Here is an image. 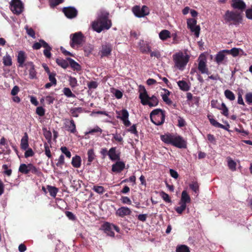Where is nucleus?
<instances>
[{
	"label": "nucleus",
	"mask_w": 252,
	"mask_h": 252,
	"mask_svg": "<svg viewBox=\"0 0 252 252\" xmlns=\"http://www.w3.org/2000/svg\"><path fill=\"white\" fill-rule=\"evenodd\" d=\"M190 56L187 50L179 51L172 56L174 68L179 70H184L189 63Z\"/></svg>",
	"instance_id": "obj_1"
},
{
	"label": "nucleus",
	"mask_w": 252,
	"mask_h": 252,
	"mask_svg": "<svg viewBox=\"0 0 252 252\" xmlns=\"http://www.w3.org/2000/svg\"><path fill=\"white\" fill-rule=\"evenodd\" d=\"M108 13L105 11L100 12L98 18L92 23V27L94 31L98 33L102 30L109 29L111 26V22L108 19Z\"/></svg>",
	"instance_id": "obj_2"
},
{
	"label": "nucleus",
	"mask_w": 252,
	"mask_h": 252,
	"mask_svg": "<svg viewBox=\"0 0 252 252\" xmlns=\"http://www.w3.org/2000/svg\"><path fill=\"white\" fill-rule=\"evenodd\" d=\"M161 140L165 143L172 145L178 148H186L187 142L184 138L178 135L170 133L160 136Z\"/></svg>",
	"instance_id": "obj_3"
},
{
	"label": "nucleus",
	"mask_w": 252,
	"mask_h": 252,
	"mask_svg": "<svg viewBox=\"0 0 252 252\" xmlns=\"http://www.w3.org/2000/svg\"><path fill=\"white\" fill-rule=\"evenodd\" d=\"M139 98L143 105H148L150 107L157 106L159 102L158 98L155 95L150 96L145 87L142 85L139 86Z\"/></svg>",
	"instance_id": "obj_4"
},
{
	"label": "nucleus",
	"mask_w": 252,
	"mask_h": 252,
	"mask_svg": "<svg viewBox=\"0 0 252 252\" xmlns=\"http://www.w3.org/2000/svg\"><path fill=\"white\" fill-rule=\"evenodd\" d=\"M223 18L226 23H229L230 25L235 26L242 23L243 21L242 15L241 13L232 11H226Z\"/></svg>",
	"instance_id": "obj_5"
},
{
	"label": "nucleus",
	"mask_w": 252,
	"mask_h": 252,
	"mask_svg": "<svg viewBox=\"0 0 252 252\" xmlns=\"http://www.w3.org/2000/svg\"><path fill=\"white\" fill-rule=\"evenodd\" d=\"M150 116L151 121L155 125L160 126L164 122L165 112L161 109H156L151 112Z\"/></svg>",
	"instance_id": "obj_6"
},
{
	"label": "nucleus",
	"mask_w": 252,
	"mask_h": 252,
	"mask_svg": "<svg viewBox=\"0 0 252 252\" xmlns=\"http://www.w3.org/2000/svg\"><path fill=\"white\" fill-rule=\"evenodd\" d=\"M70 38V45L74 49H77L82 46L85 41V37L81 32H77L71 34Z\"/></svg>",
	"instance_id": "obj_7"
},
{
	"label": "nucleus",
	"mask_w": 252,
	"mask_h": 252,
	"mask_svg": "<svg viewBox=\"0 0 252 252\" xmlns=\"http://www.w3.org/2000/svg\"><path fill=\"white\" fill-rule=\"evenodd\" d=\"M18 171L24 174H28L30 172L37 175H39L41 174L39 170L32 163L27 164L25 163L21 164L19 166Z\"/></svg>",
	"instance_id": "obj_8"
},
{
	"label": "nucleus",
	"mask_w": 252,
	"mask_h": 252,
	"mask_svg": "<svg viewBox=\"0 0 252 252\" xmlns=\"http://www.w3.org/2000/svg\"><path fill=\"white\" fill-rule=\"evenodd\" d=\"M102 229L107 235L112 237L115 236V233L113 231L114 229L117 232H120V228L117 226L108 222H105L102 225Z\"/></svg>",
	"instance_id": "obj_9"
},
{
	"label": "nucleus",
	"mask_w": 252,
	"mask_h": 252,
	"mask_svg": "<svg viewBox=\"0 0 252 252\" xmlns=\"http://www.w3.org/2000/svg\"><path fill=\"white\" fill-rule=\"evenodd\" d=\"M117 118L120 119L126 126H129L131 125L129 121V113L127 110L124 109L120 111H116Z\"/></svg>",
	"instance_id": "obj_10"
},
{
	"label": "nucleus",
	"mask_w": 252,
	"mask_h": 252,
	"mask_svg": "<svg viewBox=\"0 0 252 252\" xmlns=\"http://www.w3.org/2000/svg\"><path fill=\"white\" fill-rule=\"evenodd\" d=\"M187 27L191 32L193 33L196 37H198L200 33V28L197 25V21L194 19H189L187 20Z\"/></svg>",
	"instance_id": "obj_11"
},
{
	"label": "nucleus",
	"mask_w": 252,
	"mask_h": 252,
	"mask_svg": "<svg viewBox=\"0 0 252 252\" xmlns=\"http://www.w3.org/2000/svg\"><path fill=\"white\" fill-rule=\"evenodd\" d=\"M10 8L14 14L19 15L23 11L24 7L20 0H12L10 3Z\"/></svg>",
	"instance_id": "obj_12"
},
{
	"label": "nucleus",
	"mask_w": 252,
	"mask_h": 252,
	"mask_svg": "<svg viewBox=\"0 0 252 252\" xmlns=\"http://www.w3.org/2000/svg\"><path fill=\"white\" fill-rule=\"evenodd\" d=\"M132 12L137 17H143L149 14V8L147 6L143 5L142 7L135 6L132 8Z\"/></svg>",
	"instance_id": "obj_13"
},
{
	"label": "nucleus",
	"mask_w": 252,
	"mask_h": 252,
	"mask_svg": "<svg viewBox=\"0 0 252 252\" xmlns=\"http://www.w3.org/2000/svg\"><path fill=\"white\" fill-rule=\"evenodd\" d=\"M226 52L225 50H221L215 56V62L219 65L221 64H226L227 62L226 57Z\"/></svg>",
	"instance_id": "obj_14"
},
{
	"label": "nucleus",
	"mask_w": 252,
	"mask_h": 252,
	"mask_svg": "<svg viewBox=\"0 0 252 252\" xmlns=\"http://www.w3.org/2000/svg\"><path fill=\"white\" fill-rule=\"evenodd\" d=\"M120 155V152L117 150L116 147L111 148L108 152V156L112 161L119 160Z\"/></svg>",
	"instance_id": "obj_15"
},
{
	"label": "nucleus",
	"mask_w": 252,
	"mask_h": 252,
	"mask_svg": "<svg viewBox=\"0 0 252 252\" xmlns=\"http://www.w3.org/2000/svg\"><path fill=\"white\" fill-rule=\"evenodd\" d=\"M139 50L142 53H148L151 52V47L148 42L140 40L138 43Z\"/></svg>",
	"instance_id": "obj_16"
},
{
	"label": "nucleus",
	"mask_w": 252,
	"mask_h": 252,
	"mask_svg": "<svg viewBox=\"0 0 252 252\" xmlns=\"http://www.w3.org/2000/svg\"><path fill=\"white\" fill-rule=\"evenodd\" d=\"M112 51V46L110 44L105 43L102 45L101 50L100 51L101 57H107L111 54Z\"/></svg>",
	"instance_id": "obj_17"
},
{
	"label": "nucleus",
	"mask_w": 252,
	"mask_h": 252,
	"mask_svg": "<svg viewBox=\"0 0 252 252\" xmlns=\"http://www.w3.org/2000/svg\"><path fill=\"white\" fill-rule=\"evenodd\" d=\"M132 212L130 208L127 207H121L119 208L116 212V215L121 218H123L126 216H129L131 214Z\"/></svg>",
	"instance_id": "obj_18"
},
{
	"label": "nucleus",
	"mask_w": 252,
	"mask_h": 252,
	"mask_svg": "<svg viewBox=\"0 0 252 252\" xmlns=\"http://www.w3.org/2000/svg\"><path fill=\"white\" fill-rule=\"evenodd\" d=\"M63 12L65 15L68 18H73L77 15V10L72 7H65L63 9Z\"/></svg>",
	"instance_id": "obj_19"
},
{
	"label": "nucleus",
	"mask_w": 252,
	"mask_h": 252,
	"mask_svg": "<svg viewBox=\"0 0 252 252\" xmlns=\"http://www.w3.org/2000/svg\"><path fill=\"white\" fill-rule=\"evenodd\" d=\"M64 126L67 130L71 133L76 132V125L73 120L65 119Z\"/></svg>",
	"instance_id": "obj_20"
},
{
	"label": "nucleus",
	"mask_w": 252,
	"mask_h": 252,
	"mask_svg": "<svg viewBox=\"0 0 252 252\" xmlns=\"http://www.w3.org/2000/svg\"><path fill=\"white\" fill-rule=\"evenodd\" d=\"M125 168V163L122 161H117L112 165V171L114 172L120 173Z\"/></svg>",
	"instance_id": "obj_21"
},
{
	"label": "nucleus",
	"mask_w": 252,
	"mask_h": 252,
	"mask_svg": "<svg viewBox=\"0 0 252 252\" xmlns=\"http://www.w3.org/2000/svg\"><path fill=\"white\" fill-rule=\"evenodd\" d=\"M231 6L235 9L242 10L246 7V5L243 0H232Z\"/></svg>",
	"instance_id": "obj_22"
},
{
	"label": "nucleus",
	"mask_w": 252,
	"mask_h": 252,
	"mask_svg": "<svg viewBox=\"0 0 252 252\" xmlns=\"http://www.w3.org/2000/svg\"><path fill=\"white\" fill-rule=\"evenodd\" d=\"M198 69L202 74H208V69L205 60H199Z\"/></svg>",
	"instance_id": "obj_23"
},
{
	"label": "nucleus",
	"mask_w": 252,
	"mask_h": 252,
	"mask_svg": "<svg viewBox=\"0 0 252 252\" xmlns=\"http://www.w3.org/2000/svg\"><path fill=\"white\" fill-rule=\"evenodd\" d=\"M191 199L186 190H183L182 192L180 203L186 204L190 202Z\"/></svg>",
	"instance_id": "obj_24"
},
{
	"label": "nucleus",
	"mask_w": 252,
	"mask_h": 252,
	"mask_svg": "<svg viewBox=\"0 0 252 252\" xmlns=\"http://www.w3.org/2000/svg\"><path fill=\"white\" fill-rule=\"evenodd\" d=\"M28 139V134L26 132L21 139L20 143L21 148L24 150H27L29 147Z\"/></svg>",
	"instance_id": "obj_25"
},
{
	"label": "nucleus",
	"mask_w": 252,
	"mask_h": 252,
	"mask_svg": "<svg viewBox=\"0 0 252 252\" xmlns=\"http://www.w3.org/2000/svg\"><path fill=\"white\" fill-rule=\"evenodd\" d=\"M162 90L164 92L163 94H161V96L163 101L167 104H171L172 101L169 99V96L170 94V92L166 89H162Z\"/></svg>",
	"instance_id": "obj_26"
},
{
	"label": "nucleus",
	"mask_w": 252,
	"mask_h": 252,
	"mask_svg": "<svg viewBox=\"0 0 252 252\" xmlns=\"http://www.w3.org/2000/svg\"><path fill=\"white\" fill-rule=\"evenodd\" d=\"M159 37L162 41H165L171 37L170 32L167 30H163L159 33Z\"/></svg>",
	"instance_id": "obj_27"
},
{
	"label": "nucleus",
	"mask_w": 252,
	"mask_h": 252,
	"mask_svg": "<svg viewBox=\"0 0 252 252\" xmlns=\"http://www.w3.org/2000/svg\"><path fill=\"white\" fill-rule=\"evenodd\" d=\"M88 163L87 165H91V163L95 159L96 155L93 149H89L87 152Z\"/></svg>",
	"instance_id": "obj_28"
},
{
	"label": "nucleus",
	"mask_w": 252,
	"mask_h": 252,
	"mask_svg": "<svg viewBox=\"0 0 252 252\" xmlns=\"http://www.w3.org/2000/svg\"><path fill=\"white\" fill-rule=\"evenodd\" d=\"M26 54L24 51H20L18 52L17 61L19 64V66L22 67L23 66V64L26 60Z\"/></svg>",
	"instance_id": "obj_29"
},
{
	"label": "nucleus",
	"mask_w": 252,
	"mask_h": 252,
	"mask_svg": "<svg viewBox=\"0 0 252 252\" xmlns=\"http://www.w3.org/2000/svg\"><path fill=\"white\" fill-rule=\"evenodd\" d=\"M42 42L43 43V48H45L43 51V54L46 58H50L51 57V51L52 48L45 41H43Z\"/></svg>",
	"instance_id": "obj_30"
},
{
	"label": "nucleus",
	"mask_w": 252,
	"mask_h": 252,
	"mask_svg": "<svg viewBox=\"0 0 252 252\" xmlns=\"http://www.w3.org/2000/svg\"><path fill=\"white\" fill-rule=\"evenodd\" d=\"M177 84L180 89L183 91H188L190 89V86L185 81H179L177 82Z\"/></svg>",
	"instance_id": "obj_31"
},
{
	"label": "nucleus",
	"mask_w": 252,
	"mask_h": 252,
	"mask_svg": "<svg viewBox=\"0 0 252 252\" xmlns=\"http://www.w3.org/2000/svg\"><path fill=\"white\" fill-rule=\"evenodd\" d=\"M81 159L80 157L76 156L72 158L71 164L75 168H79L81 166Z\"/></svg>",
	"instance_id": "obj_32"
},
{
	"label": "nucleus",
	"mask_w": 252,
	"mask_h": 252,
	"mask_svg": "<svg viewBox=\"0 0 252 252\" xmlns=\"http://www.w3.org/2000/svg\"><path fill=\"white\" fill-rule=\"evenodd\" d=\"M30 66V69L29 70V77L30 79H33L36 78V72L34 68V66L32 63H29Z\"/></svg>",
	"instance_id": "obj_33"
},
{
	"label": "nucleus",
	"mask_w": 252,
	"mask_h": 252,
	"mask_svg": "<svg viewBox=\"0 0 252 252\" xmlns=\"http://www.w3.org/2000/svg\"><path fill=\"white\" fill-rule=\"evenodd\" d=\"M67 59L69 61L70 66L74 70L79 71L81 69V66L78 63L71 58H68Z\"/></svg>",
	"instance_id": "obj_34"
},
{
	"label": "nucleus",
	"mask_w": 252,
	"mask_h": 252,
	"mask_svg": "<svg viewBox=\"0 0 252 252\" xmlns=\"http://www.w3.org/2000/svg\"><path fill=\"white\" fill-rule=\"evenodd\" d=\"M47 189H48V190L50 193V195L52 197L55 198L59 190L58 188H57L55 187L48 185V186H47Z\"/></svg>",
	"instance_id": "obj_35"
},
{
	"label": "nucleus",
	"mask_w": 252,
	"mask_h": 252,
	"mask_svg": "<svg viewBox=\"0 0 252 252\" xmlns=\"http://www.w3.org/2000/svg\"><path fill=\"white\" fill-rule=\"evenodd\" d=\"M225 97L230 101H233L235 99L234 94L229 90H226L224 92Z\"/></svg>",
	"instance_id": "obj_36"
},
{
	"label": "nucleus",
	"mask_w": 252,
	"mask_h": 252,
	"mask_svg": "<svg viewBox=\"0 0 252 252\" xmlns=\"http://www.w3.org/2000/svg\"><path fill=\"white\" fill-rule=\"evenodd\" d=\"M176 252H190V250L187 246L180 245L177 246Z\"/></svg>",
	"instance_id": "obj_37"
},
{
	"label": "nucleus",
	"mask_w": 252,
	"mask_h": 252,
	"mask_svg": "<svg viewBox=\"0 0 252 252\" xmlns=\"http://www.w3.org/2000/svg\"><path fill=\"white\" fill-rule=\"evenodd\" d=\"M56 63L59 65L64 69L68 66L67 61L63 59H57Z\"/></svg>",
	"instance_id": "obj_38"
},
{
	"label": "nucleus",
	"mask_w": 252,
	"mask_h": 252,
	"mask_svg": "<svg viewBox=\"0 0 252 252\" xmlns=\"http://www.w3.org/2000/svg\"><path fill=\"white\" fill-rule=\"evenodd\" d=\"M228 166L232 171H235L236 169V163L230 158H227Z\"/></svg>",
	"instance_id": "obj_39"
},
{
	"label": "nucleus",
	"mask_w": 252,
	"mask_h": 252,
	"mask_svg": "<svg viewBox=\"0 0 252 252\" xmlns=\"http://www.w3.org/2000/svg\"><path fill=\"white\" fill-rule=\"evenodd\" d=\"M3 63L5 66L11 65L12 60L10 55L7 54L3 57Z\"/></svg>",
	"instance_id": "obj_40"
},
{
	"label": "nucleus",
	"mask_w": 252,
	"mask_h": 252,
	"mask_svg": "<svg viewBox=\"0 0 252 252\" xmlns=\"http://www.w3.org/2000/svg\"><path fill=\"white\" fill-rule=\"evenodd\" d=\"M43 135L48 142H50L52 138V133L50 131L48 130L46 128H42Z\"/></svg>",
	"instance_id": "obj_41"
},
{
	"label": "nucleus",
	"mask_w": 252,
	"mask_h": 252,
	"mask_svg": "<svg viewBox=\"0 0 252 252\" xmlns=\"http://www.w3.org/2000/svg\"><path fill=\"white\" fill-rule=\"evenodd\" d=\"M226 50V52L227 54H231L233 57H236L239 55L240 50H241L238 48H233L230 50Z\"/></svg>",
	"instance_id": "obj_42"
},
{
	"label": "nucleus",
	"mask_w": 252,
	"mask_h": 252,
	"mask_svg": "<svg viewBox=\"0 0 252 252\" xmlns=\"http://www.w3.org/2000/svg\"><path fill=\"white\" fill-rule=\"evenodd\" d=\"M82 111V108L81 107L78 108H72L70 110V112L73 117H78L79 115V113H81Z\"/></svg>",
	"instance_id": "obj_43"
},
{
	"label": "nucleus",
	"mask_w": 252,
	"mask_h": 252,
	"mask_svg": "<svg viewBox=\"0 0 252 252\" xmlns=\"http://www.w3.org/2000/svg\"><path fill=\"white\" fill-rule=\"evenodd\" d=\"M92 189L94 191H95V192H96L99 194H103L105 191L104 187L102 186H94L93 187Z\"/></svg>",
	"instance_id": "obj_44"
},
{
	"label": "nucleus",
	"mask_w": 252,
	"mask_h": 252,
	"mask_svg": "<svg viewBox=\"0 0 252 252\" xmlns=\"http://www.w3.org/2000/svg\"><path fill=\"white\" fill-rule=\"evenodd\" d=\"M25 29L27 33L30 36H31L33 38H35V33L34 30L32 28H30L28 26H26L25 27Z\"/></svg>",
	"instance_id": "obj_45"
},
{
	"label": "nucleus",
	"mask_w": 252,
	"mask_h": 252,
	"mask_svg": "<svg viewBox=\"0 0 252 252\" xmlns=\"http://www.w3.org/2000/svg\"><path fill=\"white\" fill-rule=\"evenodd\" d=\"M63 92L64 94L67 97H75V95L72 93L70 89L68 88H64Z\"/></svg>",
	"instance_id": "obj_46"
},
{
	"label": "nucleus",
	"mask_w": 252,
	"mask_h": 252,
	"mask_svg": "<svg viewBox=\"0 0 252 252\" xmlns=\"http://www.w3.org/2000/svg\"><path fill=\"white\" fill-rule=\"evenodd\" d=\"M43 41H45L43 39H40L39 42H35L32 46V48L34 50H38L41 47H43Z\"/></svg>",
	"instance_id": "obj_47"
},
{
	"label": "nucleus",
	"mask_w": 252,
	"mask_h": 252,
	"mask_svg": "<svg viewBox=\"0 0 252 252\" xmlns=\"http://www.w3.org/2000/svg\"><path fill=\"white\" fill-rule=\"evenodd\" d=\"M102 129L98 126H95L94 128L90 129L88 131L85 132V134H93L94 133L102 132Z\"/></svg>",
	"instance_id": "obj_48"
},
{
	"label": "nucleus",
	"mask_w": 252,
	"mask_h": 252,
	"mask_svg": "<svg viewBox=\"0 0 252 252\" xmlns=\"http://www.w3.org/2000/svg\"><path fill=\"white\" fill-rule=\"evenodd\" d=\"M221 110V114L225 116H228V109L224 103H221V107L219 108Z\"/></svg>",
	"instance_id": "obj_49"
},
{
	"label": "nucleus",
	"mask_w": 252,
	"mask_h": 252,
	"mask_svg": "<svg viewBox=\"0 0 252 252\" xmlns=\"http://www.w3.org/2000/svg\"><path fill=\"white\" fill-rule=\"evenodd\" d=\"M69 85L72 88H75L77 86V80L75 77H69Z\"/></svg>",
	"instance_id": "obj_50"
},
{
	"label": "nucleus",
	"mask_w": 252,
	"mask_h": 252,
	"mask_svg": "<svg viewBox=\"0 0 252 252\" xmlns=\"http://www.w3.org/2000/svg\"><path fill=\"white\" fill-rule=\"evenodd\" d=\"M160 195L166 202L170 203L171 202V200L168 194L164 192V191L160 192Z\"/></svg>",
	"instance_id": "obj_51"
},
{
	"label": "nucleus",
	"mask_w": 252,
	"mask_h": 252,
	"mask_svg": "<svg viewBox=\"0 0 252 252\" xmlns=\"http://www.w3.org/2000/svg\"><path fill=\"white\" fill-rule=\"evenodd\" d=\"M180 206L177 207L175 208L176 211L180 214H182L183 212L186 209L187 205L184 204L180 203Z\"/></svg>",
	"instance_id": "obj_52"
},
{
	"label": "nucleus",
	"mask_w": 252,
	"mask_h": 252,
	"mask_svg": "<svg viewBox=\"0 0 252 252\" xmlns=\"http://www.w3.org/2000/svg\"><path fill=\"white\" fill-rule=\"evenodd\" d=\"M49 75V79L50 82H52V84H54V86L57 84V80L55 78L56 73L54 72H51L48 74Z\"/></svg>",
	"instance_id": "obj_53"
},
{
	"label": "nucleus",
	"mask_w": 252,
	"mask_h": 252,
	"mask_svg": "<svg viewBox=\"0 0 252 252\" xmlns=\"http://www.w3.org/2000/svg\"><path fill=\"white\" fill-rule=\"evenodd\" d=\"M190 188L195 193L199 191V185L197 182H193L189 185Z\"/></svg>",
	"instance_id": "obj_54"
},
{
	"label": "nucleus",
	"mask_w": 252,
	"mask_h": 252,
	"mask_svg": "<svg viewBox=\"0 0 252 252\" xmlns=\"http://www.w3.org/2000/svg\"><path fill=\"white\" fill-rule=\"evenodd\" d=\"M2 169L4 170L3 173L4 174L8 176H10L12 174V170L8 169V165L3 164L2 166Z\"/></svg>",
	"instance_id": "obj_55"
},
{
	"label": "nucleus",
	"mask_w": 252,
	"mask_h": 252,
	"mask_svg": "<svg viewBox=\"0 0 252 252\" xmlns=\"http://www.w3.org/2000/svg\"><path fill=\"white\" fill-rule=\"evenodd\" d=\"M149 53H150V56L152 58L155 57L157 59H159L161 57L160 53L158 50H155L152 51V50H151V52H149Z\"/></svg>",
	"instance_id": "obj_56"
},
{
	"label": "nucleus",
	"mask_w": 252,
	"mask_h": 252,
	"mask_svg": "<svg viewBox=\"0 0 252 252\" xmlns=\"http://www.w3.org/2000/svg\"><path fill=\"white\" fill-rule=\"evenodd\" d=\"M61 150L67 158H70L71 157V153L68 150L66 147H61Z\"/></svg>",
	"instance_id": "obj_57"
},
{
	"label": "nucleus",
	"mask_w": 252,
	"mask_h": 252,
	"mask_svg": "<svg viewBox=\"0 0 252 252\" xmlns=\"http://www.w3.org/2000/svg\"><path fill=\"white\" fill-rule=\"evenodd\" d=\"M64 156H63V155H61L60 156V157L58 160V162L56 163V165L58 167H62V166L64 164Z\"/></svg>",
	"instance_id": "obj_58"
},
{
	"label": "nucleus",
	"mask_w": 252,
	"mask_h": 252,
	"mask_svg": "<svg viewBox=\"0 0 252 252\" xmlns=\"http://www.w3.org/2000/svg\"><path fill=\"white\" fill-rule=\"evenodd\" d=\"M44 148H45V155L49 158H51L52 157V155L51 153V151L50 150V148L47 143L44 144Z\"/></svg>",
	"instance_id": "obj_59"
},
{
	"label": "nucleus",
	"mask_w": 252,
	"mask_h": 252,
	"mask_svg": "<svg viewBox=\"0 0 252 252\" xmlns=\"http://www.w3.org/2000/svg\"><path fill=\"white\" fill-rule=\"evenodd\" d=\"M63 0H50V4L51 7H55L63 2Z\"/></svg>",
	"instance_id": "obj_60"
},
{
	"label": "nucleus",
	"mask_w": 252,
	"mask_h": 252,
	"mask_svg": "<svg viewBox=\"0 0 252 252\" xmlns=\"http://www.w3.org/2000/svg\"><path fill=\"white\" fill-rule=\"evenodd\" d=\"M36 113L38 115L43 116L45 114V110L42 107H37L36 109Z\"/></svg>",
	"instance_id": "obj_61"
},
{
	"label": "nucleus",
	"mask_w": 252,
	"mask_h": 252,
	"mask_svg": "<svg viewBox=\"0 0 252 252\" xmlns=\"http://www.w3.org/2000/svg\"><path fill=\"white\" fill-rule=\"evenodd\" d=\"M112 135H113V138L117 142H123V138L120 134L114 133V134H112Z\"/></svg>",
	"instance_id": "obj_62"
},
{
	"label": "nucleus",
	"mask_w": 252,
	"mask_h": 252,
	"mask_svg": "<svg viewBox=\"0 0 252 252\" xmlns=\"http://www.w3.org/2000/svg\"><path fill=\"white\" fill-rule=\"evenodd\" d=\"M246 16L248 19L252 20V6L246 10Z\"/></svg>",
	"instance_id": "obj_63"
},
{
	"label": "nucleus",
	"mask_w": 252,
	"mask_h": 252,
	"mask_svg": "<svg viewBox=\"0 0 252 252\" xmlns=\"http://www.w3.org/2000/svg\"><path fill=\"white\" fill-rule=\"evenodd\" d=\"M245 99L246 102L250 104L252 103V93H249L246 94Z\"/></svg>",
	"instance_id": "obj_64"
}]
</instances>
